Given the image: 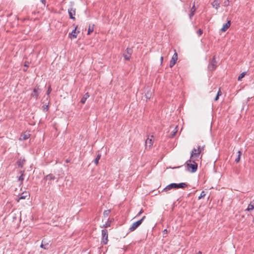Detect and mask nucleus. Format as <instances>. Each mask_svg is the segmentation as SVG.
I'll use <instances>...</instances> for the list:
<instances>
[{
    "label": "nucleus",
    "instance_id": "37998d69",
    "mask_svg": "<svg viewBox=\"0 0 254 254\" xmlns=\"http://www.w3.org/2000/svg\"><path fill=\"white\" fill-rule=\"evenodd\" d=\"M167 232V230L166 229H165L164 231H163V232L164 233H166Z\"/></svg>",
    "mask_w": 254,
    "mask_h": 254
},
{
    "label": "nucleus",
    "instance_id": "ea45409f",
    "mask_svg": "<svg viewBox=\"0 0 254 254\" xmlns=\"http://www.w3.org/2000/svg\"><path fill=\"white\" fill-rule=\"evenodd\" d=\"M221 93L220 91H219L217 92V95H218V96L219 97V96L220 95H221Z\"/></svg>",
    "mask_w": 254,
    "mask_h": 254
},
{
    "label": "nucleus",
    "instance_id": "39448f33",
    "mask_svg": "<svg viewBox=\"0 0 254 254\" xmlns=\"http://www.w3.org/2000/svg\"><path fill=\"white\" fill-rule=\"evenodd\" d=\"M217 64V62L216 61L215 56H214L208 65V70L210 71L214 70L216 68Z\"/></svg>",
    "mask_w": 254,
    "mask_h": 254
},
{
    "label": "nucleus",
    "instance_id": "f03ea898",
    "mask_svg": "<svg viewBox=\"0 0 254 254\" xmlns=\"http://www.w3.org/2000/svg\"><path fill=\"white\" fill-rule=\"evenodd\" d=\"M187 170L191 172L194 173L197 169V164L195 162V159H190L186 162Z\"/></svg>",
    "mask_w": 254,
    "mask_h": 254
},
{
    "label": "nucleus",
    "instance_id": "58836bf2",
    "mask_svg": "<svg viewBox=\"0 0 254 254\" xmlns=\"http://www.w3.org/2000/svg\"><path fill=\"white\" fill-rule=\"evenodd\" d=\"M218 98H219V97L218 96V95H216L214 99V100L217 101L218 99Z\"/></svg>",
    "mask_w": 254,
    "mask_h": 254
},
{
    "label": "nucleus",
    "instance_id": "4468645a",
    "mask_svg": "<svg viewBox=\"0 0 254 254\" xmlns=\"http://www.w3.org/2000/svg\"><path fill=\"white\" fill-rule=\"evenodd\" d=\"M230 25L231 21L230 20H228L226 23L223 25L222 28L221 29V30L223 32H225L229 28Z\"/></svg>",
    "mask_w": 254,
    "mask_h": 254
},
{
    "label": "nucleus",
    "instance_id": "79ce46f5",
    "mask_svg": "<svg viewBox=\"0 0 254 254\" xmlns=\"http://www.w3.org/2000/svg\"><path fill=\"white\" fill-rule=\"evenodd\" d=\"M196 254H202V253L200 251H199Z\"/></svg>",
    "mask_w": 254,
    "mask_h": 254
},
{
    "label": "nucleus",
    "instance_id": "1a4fd4ad",
    "mask_svg": "<svg viewBox=\"0 0 254 254\" xmlns=\"http://www.w3.org/2000/svg\"><path fill=\"white\" fill-rule=\"evenodd\" d=\"M132 53V50L130 48H127L125 53L124 54V57L125 60L129 61Z\"/></svg>",
    "mask_w": 254,
    "mask_h": 254
},
{
    "label": "nucleus",
    "instance_id": "f704fd0d",
    "mask_svg": "<svg viewBox=\"0 0 254 254\" xmlns=\"http://www.w3.org/2000/svg\"><path fill=\"white\" fill-rule=\"evenodd\" d=\"M143 212V210L142 209H141L139 211V212L137 214V215H136L135 217H137L139 216Z\"/></svg>",
    "mask_w": 254,
    "mask_h": 254
},
{
    "label": "nucleus",
    "instance_id": "a19ab883",
    "mask_svg": "<svg viewBox=\"0 0 254 254\" xmlns=\"http://www.w3.org/2000/svg\"><path fill=\"white\" fill-rule=\"evenodd\" d=\"M163 60V57H161V58H160V61H161V63H162Z\"/></svg>",
    "mask_w": 254,
    "mask_h": 254
},
{
    "label": "nucleus",
    "instance_id": "2f4dec72",
    "mask_svg": "<svg viewBox=\"0 0 254 254\" xmlns=\"http://www.w3.org/2000/svg\"><path fill=\"white\" fill-rule=\"evenodd\" d=\"M205 196V193L204 191H202L200 195L198 196V199H200L204 197Z\"/></svg>",
    "mask_w": 254,
    "mask_h": 254
},
{
    "label": "nucleus",
    "instance_id": "c03bdc74",
    "mask_svg": "<svg viewBox=\"0 0 254 254\" xmlns=\"http://www.w3.org/2000/svg\"><path fill=\"white\" fill-rule=\"evenodd\" d=\"M181 166H178L177 167H175V168H180Z\"/></svg>",
    "mask_w": 254,
    "mask_h": 254
},
{
    "label": "nucleus",
    "instance_id": "a18cd8bd",
    "mask_svg": "<svg viewBox=\"0 0 254 254\" xmlns=\"http://www.w3.org/2000/svg\"><path fill=\"white\" fill-rule=\"evenodd\" d=\"M66 163H68V162H69V161H68V160H66Z\"/></svg>",
    "mask_w": 254,
    "mask_h": 254
},
{
    "label": "nucleus",
    "instance_id": "e433bc0d",
    "mask_svg": "<svg viewBox=\"0 0 254 254\" xmlns=\"http://www.w3.org/2000/svg\"><path fill=\"white\" fill-rule=\"evenodd\" d=\"M43 111L44 112H47L48 111V109H49V106L48 105H46L45 107H43Z\"/></svg>",
    "mask_w": 254,
    "mask_h": 254
},
{
    "label": "nucleus",
    "instance_id": "c9c22d12",
    "mask_svg": "<svg viewBox=\"0 0 254 254\" xmlns=\"http://www.w3.org/2000/svg\"><path fill=\"white\" fill-rule=\"evenodd\" d=\"M51 91H52V89L51 88V86H50L47 91V95H49L50 94V93L51 92Z\"/></svg>",
    "mask_w": 254,
    "mask_h": 254
},
{
    "label": "nucleus",
    "instance_id": "cd10ccee",
    "mask_svg": "<svg viewBox=\"0 0 254 254\" xmlns=\"http://www.w3.org/2000/svg\"><path fill=\"white\" fill-rule=\"evenodd\" d=\"M100 157H101V154H98L97 155V156H96V158L95 159V160H94V163L96 165H97L98 164L99 160L100 159Z\"/></svg>",
    "mask_w": 254,
    "mask_h": 254
},
{
    "label": "nucleus",
    "instance_id": "6e6552de",
    "mask_svg": "<svg viewBox=\"0 0 254 254\" xmlns=\"http://www.w3.org/2000/svg\"><path fill=\"white\" fill-rule=\"evenodd\" d=\"M102 243L106 245L108 243V231L106 229L102 230Z\"/></svg>",
    "mask_w": 254,
    "mask_h": 254
},
{
    "label": "nucleus",
    "instance_id": "4be33fe9",
    "mask_svg": "<svg viewBox=\"0 0 254 254\" xmlns=\"http://www.w3.org/2000/svg\"><path fill=\"white\" fill-rule=\"evenodd\" d=\"M152 92L151 91H147L145 94V98L146 99V101H147V100H149L151 98V96H152Z\"/></svg>",
    "mask_w": 254,
    "mask_h": 254
},
{
    "label": "nucleus",
    "instance_id": "a211bd4d",
    "mask_svg": "<svg viewBox=\"0 0 254 254\" xmlns=\"http://www.w3.org/2000/svg\"><path fill=\"white\" fill-rule=\"evenodd\" d=\"M254 209V200L250 202L246 211H251Z\"/></svg>",
    "mask_w": 254,
    "mask_h": 254
},
{
    "label": "nucleus",
    "instance_id": "de8ad7c7",
    "mask_svg": "<svg viewBox=\"0 0 254 254\" xmlns=\"http://www.w3.org/2000/svg\"><path fill=\"white\" fill-rule=\"evenodd\" d=\"M26 68H24V71H26Z\"/></svg>",
    "mask_w": 254,
    "mask_h": 254
},
{
    "label": "nucleus",
    "instance_id": "20e7f679",
    "mask_svg": "<svg viewBox=\"0 0 254 254\" xmlns=\"http://www.w3.org/2000/svg\"><path fill=\"white\" fill-rule=\"evenodd\" d=\"M145 216H143L141 219L132 223L131 226L129 228V230L130 232L134 231L139 226L141 225L143 221L145 219Z\"/></svg>",
    "mask_w": 254,
    "mask_h": 254
},
{
    "label": "nucleus",
    "instance_id": "c85d7f7f",
    "mask_svg": "<svg viewBox=\"0 0 254 254\" xmlns=\"http://www.w3.org/2000/svg\"><path fill=\"white\" fill-rule=\"evenodd\" d=\"M246 74V72H243L242 73H241L238 76V81H241L242 80V79L245 76V75Z\"/></svg>",
    "mask_w": 254,
    "mask_h": 254
},
{
    "label": "nucleus",
    "instance_id": "393cba45",
    "mask_svg": "<svg viewBox=\"0 0 254 254\" xmlns=\"http://www.w3.org/2000/svg\"><path fill=\"white\" fill-rule=\"evenodd\" d=\"M94 26V24H93L92 26H91L90 25L89 26L88 29V33H87L88 35L90 34V33L93 31Z\"/></svg>",
    "mask_w": 254,
    "mask_h": 254
},
{
    "label": "nucleus",
    "instance_id": "72a5a7b5",
    "mask_svg": "<svg viewBox=\"0 0 254 254\" xmlns=\"http://www.w3.org/2000/svg\"><path fill=\"white\" fill-rule=\"evenodd\" d=\"M229 4V0H225L224 2V6H227Z\"/></svg>",
    "mask_w": 254,
    "mask_h": 254
},
{
    "label": "nucleus",
    "instance_id": "f3484780",
    "mask_svg": "<svg viewBox=\"0 0 254 254\" xmlns=\"http://www.w3.org/2000/svg\"><path fill=\"white\" fill-rule=\"evenodd\" d=\"M196 9L195 8V4L194 2L190 9V12L189 14V17L190 19H191L192 16L194 15Z\"/></svg>",
    "mask_w": 254,
    "mask_h": 254
},
{
    "label": "nucleus",
    "instance_id": "6ab92c4d",
    "mask_svg": "<svg viewBox=\"0 0 254 254\" xmlns=\"http://www.w3.org/2000/svg\"><path fill=\"white\" fill-rule=\"evenodd\" d=\"M89 97V93L88 92L86 93L84 96H83V97L81 98V100H80V102L84 104L87 99Z\"/></svg>",
    "mask_w": 254,
    "mask_h": 254
},
{
    "label": "nucleus",
    "instance_id": "dca6fc26",
    "mask_svg": "<svg viewBox=\"0 0 254 254\" xmlns=\"http://www.w3.org/2000/svg\"><path fill=\"white\" fill-rule=\"evenodd\" d=\"M220 2L219 0H214L211 2V5L213 7L215 8L216 10L218 9L220 6Z\"/></svg>",
    "mask_w": 254,
    "mask_h": 254
},
{
    "label": "nucleus",
    "instance_id": "ddd939ff",
    "mask_svg": "<svg viewBox=\"0 0 254 254\" xmlns=\"http://www.w3.org/2000/svg\"><path fill=\"white\" fill-rule=\"evenodd\" d=\"M25 162V159L24 158L20 157L19 160L16 162V164L18 167L22 168Z\"/></svg>",
    "mask_w": 254,
    "mask_h": 254
},
{
    "label": "nucleus",
    "instance_id": "423d86ee",
    "mask_svg": "<svg viewBox=\"0 0 254 254\" xmlns=\"http://www.w3.org/2000/svg\"><path fill=\"white\" fill-rule=\"evenodd\" d=\"M41 92V89L39 88V86H36L34 89L32 93L30 94V97L33 98L35 100H37L39 94Z\"/></svg>",
    "mask_w": 254,
    "mask_h": 254
},
{
    "label": "nucleus",
    "instance_id": "c756f323",
    "mask_svg": "<svg viewBox=\"0 0 254 254\" xmlns=\"http://www.w3.org/2000/svg\"><path fill=\"white\" fill-rule=\"evenodd\" d=\"M110 225H111V222H109L107 221L102 226H101V228H106L110 227Z\"/></svg>",
    "mask_w": 254,
    "mask_h": 254
},
{
    "label": "nucleus",
    "instance_id": "7c9ffc66",
    "mask_svg": "<svg viewBox=\"0 0 254 254\" xmlns=\"http://www.w3.org/2000/svg\"><path fill=\"white\" fill-rule=\"evenodd\" d=\"M20 173H21V175L19 177L18 180L22 182L24 180V178H23L24 171H21Z\"/></svg>",
    "mask_w": 254,
    "mask_h": 254
},
{
    "label": "nucleus",
    "instance_id": "4c0bfd02",
    "mask_svg": "<svg viewBox=\"0 0 254 254\" xmlns=\"http://www.w3.org/2000/svg\"><path fill=\"white\" fill-rule=\"evenodd\" d=\"M41 2L44 5H46V0H40Z\"/></svg>",
    "mask_w": 254,
    "mask_h": 254
},
{
    "label": "nucleus",
    "instance_id": "b1692460",
    "mask_svg": "<svg viewBox=\"0 0 254 254\" xmlns=\"http://www.w3.org/2000/svg\"><path fill=\"white\" fill-rule=\"evenodd\" d=\"M238 156H237V157L235 159V162H236V163H238V162L240 161V160L241 155V154H242V152H241V151L239 150V151H238Z\"/></svg>",
    "mask_w": 254,
    "mask_h": 254
},
{
    "label": "nucleus",
    "instance_id": "bb28decb",
    "mask_svg": "<svg viewBox=\"0 0 254 254\" xmlns=\"http://www.w3.org/2000/svg\"><path fill=\"white\" fill-rule=\"evenodd\" d=\"M76 27L71 31L69 35H71L74 38H76L77 37V35L76 33Z\"/></svg>",
    "mask_w": 254,
    "mask_h": 254
},
{
    "label": "nucleus",
    "instance_id": "9d476101",
    "mask_svg": "<svg viewBox=\"0 0 254 254\" xmlns=\"http://www.w3.org/2000/svg\"><path fill=\"white\" fill-rule=\"evenodd\" d=\"M178 60V55L176 53V51L175 50V53L173 55L170 62V64L169 66L170 67H172L176 63V62Z\"/></svg>",
    "mask_w": 254,
    "mask_h": 254
},
{
    "label": "nucleus",
    "instance_id": "473e14b6",
    "mask_svg": "<svg viewBox=\"0 0 254 254\" xmlns=\"http://www.w3.org/2000/svg\"><path fill=\"white\" fill-rule=\"evenodd\" d=\"M202 33H203V31H202V29H199L197 31V32H196V33L197 34V35H198L199 36H201V35H202Z\"/></svg>",
    "mask_w": 254,
    "mask_h": 254
},
{
    "label": "nucleus",
    "instance_id": "7ed1b4c3",
    "mask_svg": "<svg viewBox=\"0 0 254 254\" xmlns=\"http://www.w3.org/2000/svg\"><path fill=\"white\" fill-rule=\"evenodd\" d=\"M203 149V147L200 146H198L197 149L193 148L191 151L190 159L196 160V158H198L199 154Z\"/></svg>",
    "mask_w": 254,
    "mask_h": 254
},
{
    "label": "nucleus",
    "instance_id": "f8f14e48",
    "mask_svg": "<svg viewBox=\"0 0 254 254\" xmlns=\"http://www.w3.org/2000/svg\"><path fill=\"white\" fill-rule=\"evenodd\" d=\"M30 194L28 192L24 191L21 194H20L19 196L18 199L17 200V201L18 202L19 200L20 199H24L26 198L27 197H29Z\"/></svg>",
    "mask_w": 254,
    "mask_h": 254
},
{
    "label": "nucleus",
    "instance_id": "a878e982",
    "mask_svg": "<svg viewBox=\"0 0 254 254\" xmlns=\"http://www.w3.org/2000/svg\"><path fill=\"white\" fill-rule=\"evenodd\" d=\"M21 138H20L22 140H26L30 137V134L29 133L24 134L21 135Z\"/></svg>",
    "mask_w": 254,
    "mask_h": 254
},
{
    "label": "nucleus",
    "instance_id": "aec40b11",
    "mask_svg": "<svg viewBox=\"0 0 254 254\" xmlns=\"http://www.w3.org/2000/svg\"><path fill=\"white\" fill-rule=\"evenodd\" d=\"M56 179L52 174L47 175L44 177V180H54Z\"/></svg>",
    "mask_w": 254,
    "mask_h": 254
},
{
    "label": "nucleus",
    "instance_id": "412c9836",
    "mask_svg": "<svg viewBox=\"0 0 254 254\" xmlns=\"http://www.w3.org/2000/svg\"><path fill=\"white\" fill-rule=\"evenodd\" d=\"M44 240H42V243L40 245V248L43 249L44 250H48L49 249V243H47L46 244H44Z\"/></svg>",
    "mask_w": 254,
    "mask_h": 254
},
{
    "label": "nucleus",
    "instance_id": "49530a36",
    "mask_svg": "<svg viewBox=\"0 0 254 254\" xmlns=\"http://www.w3.org/2000/svg\"><path fill=\"white\" fill-rule=\"evenodd\" d=\"M26 68H24V71H26Z\"/></svg>",
    "mask_w": 254,
    "mask_h": 254
},
{
    "label": "nucleus",
    "instance_id": "0eeeda50",
    "mask_svg": "<svg viewBox=\"0 0 254 254\" xmlns=\"http://www.w3.org/2000/svg\"><path fill=\"white\" fill-rule=\"evenodd\" d=\"M153 135L148 136L145 141V148L146 149H150L153 145Z\"/></svg>",
    "mask_w": 254,
    "mask_h": 254
},
{
    "label": "nucleus",
    "instance_id": "5701e85b",
    "mask_svg": "<svg viewBox=\"0 0 254 254\" xmlns=\"http://www.w3.org/2000/svg\"><path fill=\"white\" fill-rule=\"evenodd\" d=\"M111 212V210L110 209H108V210H106L104 211L103 212V216L105 218H108L109 215H110V213Z\"/></svg>",
    "mask_w": 254,
    "mask_h": 254
},
{
    "label": "nucleus",
    "instance_id": "9b49d317",
    "mask_svg": "<svg viewBox=\"0 0 254 254\" xmlns=\"http://www.w3.org/2000/svg\"><path fill=\"white\" fill-rule=\"evenodd\" d=\"M68 13L69 18L71 19L75 20L74 15H75V9L73 8H69L68 9Z\"/></svg>",
    "mask_w": 254,
    "mask_h": 254
},
{
    "label": "nucleus",
    "instance_id": "2eb2a0df",
    "mask_svg": "<svg viewBox=\"0 0 254 254\" xmlns=\"http://www.w3.org/2000/svg\"><path fill=\"white\" fill-rule=\"evenodd\" d=\"M178 126H176L174 128V129H173V130H172L171 133H170L169 137L170 138L174 137L176 135L177 132H178Z\"/></svg>",
    "mask_w": 254,
    "mask_h": 254
},
{
    "label": "nucleus",
    "instance_id": "f257e3e1",
    "mask_svg": "<svg viewBox=\"0 0 254 254\" xmlns=\"http://www.w3.org/2000/svg\"><path fill=\"white\" fill-rule=\"evenodd\" d=\"M188 186V185L185 183H181L179 184L176 183H171L168 185H167L162 191H164L165 192H167L168 190L172 189H178L180 188H185Z\"/></svg>",
    "mask_w": 254,
    "mask_h": 254
}]
</instances>
